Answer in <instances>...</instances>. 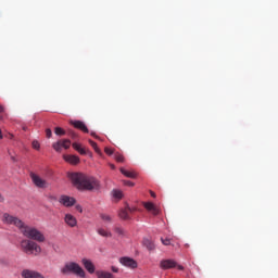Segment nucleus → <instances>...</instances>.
I'll use <instances>...</instances> for the list:
<instances>
[{
  "instance_id": "25",
  "label": "nucleus",
  "mask_w": 278,
  "mask_h": 278,
  "mask_svg": "<svg viewBox=\"0 0 278 278\" xmlns=\"http://www.w3.org/2000/svg\"><path fill=\"white\" fill-rule=\"evenodd\" d=\"M114 231L117 233V236H125V229H123L121 226H115Z\"/></svg>"
},
{
  "instance_id": "43",
  "label": "nucleus",
  "mask_w": 278,
  "mask_h": 278,
  "mask_svg": "<svg viewBox=\"0 0 278 278\" xmlns=\"http://www.w3.org/2000/svg\"><path fill=\"white\" fill-rule=\"evenodd\" d=\"M111 168H112V170H114V168H116V166H114V164H111Z\"/></svg>"
},
{
  "instance_id": "21",
  "label": "nucleus",
  "mask_w": 278,
  "mask_h": 278,
  "mask_svg": "<svg viewBox=\"0 0 278 278\" xmlns=\"http://www.w3.org/2000/svg\"><path fill=\"white\" fill-rule=\"evenodd\" d=\"M119 218H122L123 220H129V211L127 210V207L122 208L118 213Z\"/></svg>"
},
{
  "instance_id": "12",
  "label": "nucleus",
  "mask_w": 278,
  "mask_h": 278,
  "mask_svg": "<svg viewBox=\"0 0 278 278\" xmlns=\"http://www.w3.org/2000/svg\"><path fill=\"white\" fill-rule=\"evenodd\" d=\"M71 125H73V127H75V129H79L80 131H83L84 134H88V126H86V124L81 121H74L71 122Z\"/></svg>"
},
{
  "instance_id": "34",
  "label": "nucleus",
  "mask_w": 278,
  "mask_h": 278,
  "mask_svg": "<svg viewBox=\"0 0 278 278\" xmlns=\"http://www.w3.org/2000/svg\"><path fill=\"white\" fill-rule=\"evenodd\" d=\"M125 186H129L130 188L134 187V182L129 180H124Z\"/></svg>"
},
{
  "instance_id": "35",
  "label": "nucleus",
  "mask_w": 278,
  "mask_h": 278,
  "mask_svg": "<svg viewBox=\"0 0 278 278\" xmlns=\"http://www.w3.org/2000/svg\"><path fill=\"white\" fill-rule=\"evenodd\" d=\"M76 210H77V212H80V214H81V212H84L81 208V205H76Z\"/></svg>"
},
{
  "instance_id": "7",
  "label": "nucleus",
  "mask_w": 278,
  "mask_h": 278,
  "mask_svg": "<svg viewBox=\"0 0 278 278\" xmlns=\"http://www.w3.org/2000/svg\"><path fill=\"white\" fill-rule=\"evenodd\" d=\"M52 149H54L56 153H62V149H71V140L61 139L52 144Z\"/></svg>"
},
{
  "instance_id": "14",
  "label": "nucleus",
  "mask_w": 278,
  "mask_h": 278,
  "mask_svg": "<svg viewBox=\"0 0 278 278\" xmlns=\"http://www.w3.org/2000/svg\"><path fill=\"white\" fill-rule=\"evenodd\" d=\"M64 220L68 227H77V218H75V216L72 214H65Z\"/></svg>"
},
{
  "instance_id": "15",
  "label": "nucleus",
  "mask_w": 278,
  "mask_h": 278,
  "mask_svg": "<svg viewBox=\"0 0 278 278\" xmlns=\"http://www.w3.org/2000/svg\"><path fill=\"white\" fill-rule=\"evenodd\" d=\"M143 206L146 207V210H148V212H151L153 216H157V214H160V210H157V207H155V204L151 202H146Z\"/></svg>"
},
{
  "instance_id": "22",
  "label": "nucleus",
  "mask_w": 278,
  "mask_h": 278,
  "mask_svg": "<svg viewBox=\"0 0 278 278\" xmlns=\"http://www.w3.org/2000/svg\"><path fill=\"white\" fill-rule=\"evenodd\" d=\"M96 275L98 278H114L112 273L104 271V270H98V271H96Z\"/></svg>"
},
{
  "instance_id": "27",
  "label": "nucleus",
  "mask_w": 278,
  "mask_h": 278,
  "mask_svg": "<svg viewBox=\"0 0 278 278\" xmlns=\"http://www.w3.org/2000/svg\"><path fill=\"white\" fill-rule=\"evenodd\" d=\"M31 147L33 149H35L36 151H40V142H38V140H34L31 142Z\"/></svg>"
},
{
  "instance_id": "9",
  "label": "nucleus",
  "mask_w": 278,
  "mask_h": 278,
  "mask_svg": "<svg viewBox=\"0 0 278 278\" xmlns=\"http://www.w3.org/2000/svg\"><path fill=\"white\" fill-rule=\"evenodd\" d=\"M76 202L77 201L75 200V198L68 195H61L59 199V203H61V205H64V207H73Z\"/></svg>"
},
{
  "instance_id": "2",
  "label": "nucleus",
  "mask_w": 278,
  "mask_h": 278,
  "mask_svg": "<svg viewBox=\"0 0 278 278\" xmlns=\"http://www.w3.org/2000/svg\"><path fill=\"white\" fill-rule=\"evenodd\" d=\"M20 231L25 238L33 240L34 242H45L47 240L42 231L38 230L36 227L26 225L25 223L20 228Z\"/></svg>"
},
{
  "instance_id": "33",
  "label": "nucleus",
  "mask_w": 278,
  "mask_h": 278,
  "mask_svg": "<svg viewBox=\"0 0 278 278\" xmlns=\"http://www.w3.org/2000/svg\"><path fill=\"white\" fill-rule=\"evenodd\" d=\"M126 210H128V212H130V214L138 211L137 207H131L129 205L126 206Z\"/></svg>"
},
{
  "instance_id": "30",
  "label": "nucleus",
  "mask_w": 278,
  "mask_h": 278,
  "mask_svg": "<svg viewBox=\"0 0 278 278\" xmlns=\"http://www.w3.org/2000/svg\"><path fill=\"white\" fill-rule=\"evenodd\" d=\"M115 160L116 162H125V156H123L122 154H115Z\"/></svg>"
},
{
  "instance_id": "37",
  "label": "nucleus",
  "mask_w": 278,
  "mask_h": 278,
  "mask_svg": "<svg viewBox=\"0 0 278 278\" xmlns=\"http://www.w3.org/2000/svg\"><path fill=\"white\" fill-rule=\"evenodd\" d=\"M91 136H92L93 138H99V136H97L96 132H91Z\"/></svg>"
},
{
  "instance_id": "31",
  "label": "nucleus",
  "mask_w": 278,
  "mask_h": 278,
  "mask_svg": "<svg viewBox=\"0 0 278 278\" xmlns=\"http://www.w3.org/2000/svg\"><path fill=\"white\" fill-rule=\"evenodd\" d=\"M51 136H53V132L51 131L50 128H47V129H46V137H47V138H51Z\"/></svg>"
},
{
  "instance_id": "19",
  "label": "nucleus",
  "mask_w": 278,
  "mask_h": 278,
  "mask_svg": "<svg viewBox=\"0 0 278 278\" xmlns=\"http://www.w3.org/2000/svg\"><path fill=\"white\" fill-rule=\"evenodd\" d=\"M97 233L102 236V238H112V232L110 230H105L104 228H98Z\"/></svg>"
},
{
  "instance_id": "40",
  "label": "nucleus",
  "mask_w": 278,
  "mask_h": 278,
  "mask_svg": "<svg viewBox=\"0 0 278 278\" xmlns=\"http://www.w3.org/2000/svg\"><path fill=\"white\" fill-rule=\"evenodd\" d=\"M178 270H184V266L179 265Z\"/></svg>"
},
{
  "instance_id": "41",
  "label": "nucleus",
  "mask_w": 278,
  "mask_h": 278,
  "mask_svg": "<svg viewBox=\"0 0 278 278\" xmlns=\"http://www.w3.org/2000/svg\"><path fill=\"white\" fill-rule=\"evenodd\" d=\"M2 139H3V135H2L1 129H0V140H2Z\"/></svg>"
},
{
  "instance_id": "8",
  "label": "nucleus",
  "mask_w": 278,
  "mask_h": 278,
  "mask_svg": "<svg viewBox=\"0 0 278 278\" xmlns=\"http://www.w3.org/2000/svg\"><path fill=\"white\" fill-rule=\"evenodd\" d=\"M119 263L126 268H138V263L129 256L121 257Z\"/></svg>"
},
{
  "instance_id": "3",
  "label": "nucleus",
  "mask_w": 278,
  "mask_h": 278,
  "mask_svg": "<svg viewBox=\"0 0 278 278\" xmlns=\"http://www.w3.org/2000/svg\"><path fill=\"white\" fill-rule=\"evenodd\" d=\"M20 247L26 255L38 256L42 253V248L31 239H23L20 243Z\"/></svg>"
},
{
  "instance_id": "38",
  "label": "nucleus",
  "mask_w": 278,
  "mask_h": 278,
  "mask_svg": "<svg viewBox=\"0 0 278 278\" xmlns=\"http://www.w3.org/2000/svg\"><path fill=\"white\" fill-rule=\"evenodd\" d=\"M150 194H151V197H153V199H155V192L150 191Z\"/></svg>"
},
{
  "instance_id": "42",
  "label": "nucleus",
  "mask_w": 278,
  "mask_h": 278,
  "mask_svg": "<svg viewBox=\"0 0 278 278\" xmlns=\"http://www.w3.org/2000/svg\"><path fill=\"white\" fill-rule=\"evenodd\" d=\"M72 138H77V135L75 132H73Z\"/></svg>"
},
{
  "instance_id": "23",
  "label": "nucleus",
  "mask_w": 278,
  "mask_h": 278,
  "mask_svg": "<svg viewBox=\"0 0 278 278\" xmlns=\"http://www.w3.org/2000/svg\"><path fill=\"white\" fill-rule=\"evenodd\" d=\"M89 144L92 147L96 153H98V155H103V153L101 152V149H99V146H97V142L89 139Z\"/></svg>"
},
{
  "instance_id": "16",
  "label": "nucleus",
  "mask_w": 278,
  "mask_h": 278,
  "mask_svg": "<svg viewBox=\"0 0 278 278\" xmlns=\"http://www.w3.org/2000/svg\"><path fill=\"white\" fill-rule=\"evenodd\" d=\"M63 160H65V162H68V164H73V165L79 164V156L77 155L67 154L63 156Z\"/></svg>"
},
{
  "instance_id": "18",
  "label": "nucleus",
  "mask_w": 278,
  "mask_h": 278,
  "mask_svg": "<svg viewBox=\"0 0 278 278\" xmlns=\"http://www.w3.org/2000/svg\"><path fill=\"white\" fill-rule=\"evenodd\" d=\"M143 247L148 249V251H154L155 249V243L151 239H143Z\"/></svg>"
},
{
  "instance_id": "36",
  "label": "nucleus",
  "mask_w": 278,
  "mask_h": 278,
  "mask_svg": "<svg viewBox=\"0 0 278 278\" xmlns=\"http://www.w3.org/2000/svg\"><path fill=\"white\" fill-rule=\"evenodd\" d=\"M111 270H112L113 273H118V268H117V267H114V266L111 267Z\"/></svg>"
},
{
  "instance_id": "5",
  "label": "nucleus",
  "mask_w": 278,
  "mask_h": 278,
  "mask_svg": "<svg viewBox=\"0 0 278 278\" xmlns=\"http://www.w3.org/2000/svg\"><path fill=\"white\" fill-rule=\"evenodd\" d=\"M2 223H4V225H14L20 230L24 225L23 220H21L18 217L10 215L9 213H4L2 215Z\"/></svg>"
},
{
  "instance_id": "28",
  "label": "nucleus",
  "mask_w": 278,
  "mask_h": 278,
  "mask_svg": "<svg viewBox=\"0 0 278 278\" xmlns=\"http://www.w3.org/2000/svg\"><path fill=\"white\" fill-rule=\"evenodd\" d=\"M102 220L105 223H112V217L110 215L102 214L101 215Z\"/></svg>"
},
{
  "instance_id": "1",
  "label": "nucleus",
  "mask_w": 278,
  "mask_h": 278,
  "mask_svg": "<svg viewBox=\"0 0 278 278\" xmlns=\"http://www.w3.org/2000/svg\"><path fill=\"white\" fill-rule=\"evenodd\" d=\"M70 179L73 186L77 188V190L92 191L99 190L101 188V184L99 182V180H97V178L92 176H87L86 174L72 173L70 174Z\"/></svg>"
},
{
  "instance_id": "32",
  "label": "nucleus",
  "mask_w": 278,
  "mask_h": 278,
  "mask_svg": "<svg viewBox=\"0 0 278 278\" xmlns=\"http://www.w3.org/2000/svg\"><path fill=\"white\" fill-rule=\"evenodd\" d=\"M104 152L106 153V155H113L114 151L111 148H105Z\"/></svg>"
},
{
  "instance_id": "13",
  "label": "nucleus",
  "mask_w": 278,
  "mask_h": 278,
  "mask_svg": "<svg viewBox=\"0 0 278 278\" xmlns=\"http://www.w3.org/2000/svg\"><path fill=\"white\" fill-rule=\"evenodd\" d=\"M81 264L85 266L86 270L92 275L94 274V264L92 263V261L88 260V258H83L81 260Z\"/></svg>"
},
{
  "instance_id": "10",
  "label": "nucleus",
  "mask_w": 278,
  "mask_h": 278,
  "mask_svg": "<svg viewBox=\"0 0 278 278\" xmlns=\"http://www.w3.org/2000/svg\"><path fill=\"white\" fill-rule=\"evenodd\" d=\"M22 277L23 278H45V276H42V274H40L38 271L29 270V269H24L22 271Z\"/></svg>"
},
{
  "instance_id": "24",
  "label": "nucleus",
  "mask_w": 278,
  "mask_h": 278,
  "mask_svg": "<svg viewBox=\"0 0 278 278\" xmlns=\"http://www.w3.org/2000/svg\"><path fill=\"white\" fill-rule=\"evenodd\" d=\"M54 134L56 136H65L66 135V130H64V128H62V127H55L54 128Z\"/></svg>"
},
{
  "instance_id": "29",
  "label": "nucleus",
  "mask_w": 278,
  "mask_h": 278,
  "mask_svg": "<svg viewBox=\"0 0 278 278\" xmlns=\"http://www.w3.org/2000/svg\"><path fill=\"white\" fill-rule=\"evenodd\" d=\"M161 241H162V244H164V247H170V239L161 238Z\"/></svg>"
},
{
  "instance_id": "26",
  "label": "nucleus",
  "mask_w": 278,
  "mask_h": 278,
  "mask_svg": "<svg viewBox=\"0 0 278 278\" xmlns=\"http://www.w3.org/2000/svg\"><path fill=\"white\" fill-rule=\"evenodd\" d=\"M114 199H123V191L121 190H113Z\"/></svg>"
},
{
  "instance_id": "11",
  "label": "nucleus",
  "mask_w": 278,
  "mask_h": 278,
  "mask_svg": "<svg viewBox=\"0 0 278 278\" xmlns=\"http://www.w3.org/2000/svg\"><path fill=\"white\" fill-rule=\"evenodd\" d=\"M175 266H177V262H175L174 260H163L160 263V267L163 270H168L169 268H175Z\"/></svg>"
},
{
  "instance_id": "39",
  "label": "nucleus",
  "mask_w": 278,
  "mask_h": 278,
  "mask_svg": "<svg viewBox=\"0 0 278 278\" xmlns=\"http://www.w3.org/2000/svg\"><path fill=\"white\" fill-rule=\"evenodd\" d=\"M4 199H3V195H1L0 193V203H3Z\"/></svg>"
},
{
  "instance_id": "44",
  "label": "nucleus",
  "mask_w": 278,
  "mask_h": 278,
  "mask_svg": "<svg viewBox=\"0 0 278 278\" xmlns=\"http://www.w3.org/2000/svg\"><path fill=\"white\" fill-rule=\"evenodd\" d=\"M1 112H3V106L0 105V114H1Z\"/></svg>"
},
{
  "instance_id": "6",
  "label": "nucleus",
  "mask_w": 278,
  "mask_h": 278,
  "mask_svg": "<svg viewBox=\"0 0 278 278\" xmlns=\"http://www.w3.org/2000/svg\"><path fill=\"white\" fill-rule=\"evenodd\" d=\"M29 177H30L34 186H36V188H41V189L49 188V182L46 179H43L42 177H40L38 174L30 172Z\"/></svg>"
},
{
  "instance_id": "20",
  "label": "nucleus",
  "mask_w": 278,
  "mask_h": 278,
  "mask_svg": "<svg viewBox=\"0 0 278 278\" xmlns=\"http://www.w3.org/2000/svg\"><path fill=\"white\" fill-rule=\"evenodd\" d=\"M73 149H75V151H77L78 153H80V155H86L88 153V151L84 148H81V146L77 142H74L72 144Z\"/></svg>"
},
{
  "instance_id": "4",
  "label": "nucleus",
  "mask_w": 278,
  "mask_h": 278,
  "mask_svg": "<svg viewBox=\"0 0 278 278\" xmlns=\"http://www.w3.org/2000/svg\"><path fill=\"white\" fill-rule=\"evenodd\" d=\"M61 273L62 275H68L70 273H73L77 277L86 278V271L84 268H81V266H79V264L75 262L66 263L64 267L61 268Z\"/></svg>"
},
{
  "instance_id": "17",
  "label": "nucleus",
  "mask_w": 278,
  "mask_h": 278,
  "mask_svg": "<svg viewBox=\"0 0 278 278\" xmlns=\"http://www.w3.org/2000/svg\"><path fill=\"white\" fill-rule=\"evenodd\" d=\"M119 170H121L122 175H124L125 177H128L129 179H136V177H137L136 172H129L123 167Z\"/></svg>"
}]
</instances>
